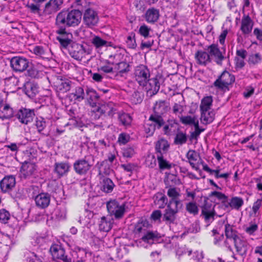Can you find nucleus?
I'll use <instances>...</instances> for the list:
<instances>
[{"label": "nucleus", "mask_w": 262, "mask_h": 262, "mask_svg": "<svg viewBox=\"0 0 262 262\" xmlns=\"http://www.w3.org/2000/svg\"><path fill=\"white\" fill-rule=\"evenodd\" d=\"M81 16V12L78 10H72L71 11H62L57 15L56 24L61 27H74L80 23Z\"/></svg>", "instance_id": "f257e3e1"}, {"label": "nucleus", "mask_w": 262, "mask_h": 262, "mask_svg": "<svg viewBox=\"0 0 262 262\" xmlns=\"http://www.w3.org/2000/svg\"><path fill=\"white\" fill-rule=\"evenodd\" d=\"M183 204L172 201L168 203L162 216V220L166 224H174L177 220V214L182 208Z\"/></svg>", "instance_id": "f03ea898"}, {"label": "nucleus", "mask_w": 262, "mask_h": 262, "mask_svg": "<svg viewBox=\"0 0 262 262\" xmlns=\"http://www.w3.org/2000/svg\"><path fill=\"white\" fill-rule=\"evenodd\" d=\"M206 51L209 53L211 61L213 60L219 66H222L223 62L226 59V49L219 48L217 44L212 43L206 47Z\"/></svg>", "instance_id": "7ed1b4c3"}, {"label": "nucleus", "mask_w": 262, "mask_h": 262, "mask_svg": "<svg viewBox=\"0 0 262 262\" xmlns=\"http://www.w3.org/2000/svg\"><path fill=\"white\" fill-rule=\"evenodd\" d=\"M234 81V76L225 71L214 82L213 86L218 90L225 92L229 90V86L232 85Z\"/></svg>", "instance_id": "20e7f679"}, {"label": "nucleus", "mask_w": 262, "mask_h": 262, "mask_svg": "<svg viewBox=\"0 0 262 262\" xmlns=\"http://www.w3.org/2000/svg\"><path fill=\"white\" fill-rule=\"evenodd\" d=\"M108 212L116 219H122L125 212V204L116 200L108 201L106 204Z\"/></svg>", "instance_id": "39448f33"}, {"label": "nucleus", "mask_w": 262, "mask_h": 262, "mask_svg": "<svg viewBox=\"0 0 262 262\" xmlns=\"http://www.w3.org/2000/svg\"><path fill=\"white\" fill-rule=\"evenodd\" d=\"M134 77L135 80L140 85H144L148 81L150 76V73L147 67L144 64L137 66L134 70Z\"/></svg>", "instance_id": "423d86ee"}, {"label": "nucleus", "mask_w": 262, "mask_h": 262, "mask_svg": "<svg viewBox=\"0 0 262 262\" xmlns=\"http://www.w3.org/2000/svg\"><path fill=\"white\" fill-rule=\"evenodd\" d=\"M29 61L28 59L20 56H15L11 58L10 65L15 72H23L29 67Z\"/></svg>", "instance_id": "0eeeda50"}, {"label": "nucleus", "mask_w": 262, "mask_h": 262, "mask_svg": "<svg viewBox=\"0 0 262 262\" xmlns=\"http://www.w3.org/2000/svg\"><path fill=\"white\" fill-rule=\"evenodd\" d=\"M99 20L97 12L94 10L89 8L85 10L83 14V22L89 27L96 26Z\"/></svg>", "instance_id": "6e6552de"}, {"label": "nucleus", "mask_w": 262, "mask_h": 262, "mask_svg": "<svg viewBox=\"0 0 262 262\" xmlns=\"http://www.w3.org/2000/svg\"><path fill=\"white\" fill-rule=\"evenodd\" d=\"M50 250L54 259H60L64 262H72V259L65 255V250L60 245L54 244Z\"/></svg>", "instance_id": "1a4fd4ad"}, {"label": "nucleus", "mask_w": 262, "mask_h": 262, "mask_svg": "<svg viewBox=\"0 0 262 262\" xmlns=\"http://www.w3.org/2000/svg\"><path fill=\"white\" fill-rule=\"evenodd\" d=\"M254 22L248 15L244 14L241 21L240 30L243 35L248 36L251 33Z\"/></svg>", "instance_id": "9d476101"}, {"label": "nucleus", "mask_w": 262, "mask_h": 262, "mask_svg": "<svg viewBox=\"0 0 262 262\" xmlns=\"http://www.w3.org/2000/svg\"><path fill=\"white\" fill-rule=\"evenodd\" d=\"M214 207L211 203L206 202L202 207V214L208 225L214 220Z\"/></svg>", "instance_id": "9b49d317"}, {"label": "nucleus", "mask_w": 262, "mask_h": 262, "mask_svg": "<svg viewBox=\"0 0 262 262\" xmlns=\"http://www.w3.org/2000/svg\"><path fill=\"white\" fill-rule=\"evenodd\" d=\"M63 2L60 0H50L45 5L43 13L45 15H49L55 13L62 7Z\"/></svg>", "instance_id": "f8f14e48"}, {"label": "nucleus", "mask_w": 262, "mask_h": 262, "mask_svg": "<svg viewBox=\"0 0 262 262\" xmlns=\"http://www.w3.org/2000/svg\"><path fill=\"white\" fill-rule=\"evenodd\" d=\"M75 172L80 175L85 174L91 169L92 165L84 159L78 160L73 165Z\"/></svg>", "instance_id": "ddd939ff"}, {"label": "nucleus", "mask_w": 262, "mask_h": 262, "mask_svg": "<svg viewBox=\"0 0 262 262\" xmlns=\"http://www.w3.org/2000/svg\"><path fill=\"white\" fill-rule=\"evenodd\" d=\"M67 49L70 55L76 60H80L85 53L83 46L77 43H72Z\"/></svg>", "instance_id": "4468645a"}, {"label": "nucleus", "mask_w": 262, "mask_h": 262, "mask_svg": "<svg viewBox=\"0 0 262 262\" xmlns=\"http://www.w3.org/2000/svg\"><path fill=\"white\" fill-rule=\"evenodd\" d=\"M34 115L33 110L23 108L18 111L16 117L21 123L27 124L32 121Z\"/></svg>", "instance_id": "2eb2a0df"}, {"label": "nucleus", "mask_w": 262, "mask_h": 262, "mask_svg": "<svg viewBox=\"0 0 262 262\" xmlns=\"http://www.w3.org/2000/svg\"><path fill=\"white\" fill-rule=\"evenodd\" d=\"M141 86L147 91L149 95L152 96L156 94L159 91L160 83L157 78H149V80L145 82V84Z\"/></svg>", "instance_id": "dca6fc26"}, {"label": "nucleus", "mask_w": 262, "mask_h": 262, "mask_svg": "<svg viewBox=\"0 0 262 262\" xmlns=\"http://www.w3.org/2000/svg\"><path fill=\"white\" fill-rule=\"evenodd\" d=\"M56 32L59 34L57 39L61 46L64 48H68L71 45L72 34L67 33L65 30L62 29L57 30Z\"/></svg>", "instance_id": "f3484780"}, {"label": "nucleus", "mask_w": 262, "mask_h": 262, "mask_svg": "<svg viewBox=\"0 0 262 262\" xmlns=\"http://www.w3.org/2000/svg\"><path fill=\"white\" fill-rule=\"evenodd\" d=\"M13 115V109L0 96V118L3 120L9 119L12 117Z\"/></svg>", "instance_id": "a211bd4d"}, {"label": "nucleus", "mask_w": 262, "mask_h": 262, "mask_svg": "<svg viewBox=\"0 0 262 262\" xmlns=\"http://www.w3.org/2000/svg\"><path fill=\"white\" fill-rule=\"evenodd\" d=\"M15 179L13 176L4 177L0 182V187L2 191L6 192L10 191L15 185Z\"/></svg>", "instance_id": "6ab92c4d"}, {"label": "nucleus", "mask_w": 262, "mask_h": 262, "mask_svg": "<svg viewBox=\"0 0 262 262\" xmlns=\"http://www.w3.org/2000/svg\"><path fill=\"white\" fill-rule=\"evenodd\" d=\"M36 170V165L32 163L25 162L23 164L20 168L21 177L26 179L32 176Z\"/></svg>", "instance_id": "aec40b11"}, {"label": "nucleus", "mask_w": 262, "mask_h": 262, "mask_svg": "<svg viewBox=\"0 0 262 262\" xmlns=\"http://www.w3.org/2000/svg\"><path fill=\"white\" fill-rule=\"evenodd\" d=\"M233 241L236 252L242 255L246 254L248 251V243L246 241L238 236Z\"/></svg>", "instance_id": "412c9836"}, {"label": "nucleus", "mask_w": 262, "mask_h": 262, "mask_svg": "<svg viewBox=\"0 0 262 262\" xmlns=\"http://www.w3.org/2000/svg\"><path fill=\"white\" fill-rule=\"evenodd\" d=\"M194 57L196 63L200 65L206 66L211 62L209 53L206 50L198 51L195 54Z\"/></svg>", "instance_id": "4be33fe9"}, {"label": "nucleus", "mask_w": 262, "mask_h": 262, "mask_svg": "<svg viewBox=\"0 0 262 262\" xmlns=\"http://www.w3.org/2000/svg\"><path fill=\"white\" fill-rule=\"evenodd\" d=\"M35 201L37 206L40 208H45L50 204V196L48 193H41L35 197Z\"/></svg>", "instance_id": "5701e85b"}, {"label": "nucleus", "mask_w": 262, "mask_h": 262, "mask_svg": "<svg viewBox=\"0 0 262 262\" xmlns=\"http://www.w3.org/2000/svg\"><path fill=\"white\" fill-rule=\"evenodd\" d=\"M72 82L68 79H60L56 84V90L59 93H65L69 91L71 88Z\"/></svg>", "instance_id": "b1692460"}, {"label": "nucleus", "mask_w": 262, "mask_h": 262, "mask_svg": "<svg viewBox=\"0 0 262 262\" xmlns=\"http://www.w3.org/2000/svg\"><path fill=\"white\" fill-rule=\"evenodd\" d=\"M113 220L111 216H102L99 222V228L100 231L108 232L112 228Z\"/></svg>", "instance_id": "393cba45"}, {"label": "nucleus", "mask_w": 262, "mask_h": 262, "mask_svg": "<svg viewBox=\"0 0 262 262\" xmlns=\"http://www.w3.org/2000/svg\"><path fill=\"white\" fill-rule=\"evenodd\" d=\"M85 94L83 89L81 86L76 87L74 91L69 94V98L74 101L80 102L85 98Z\"/></svg>", "instance_id": "a878e982"}, {"label": "nucleus", "mask_w": 262, "mask_h": 262, "mask_svg": "<svg viewBox=\"0 0 262 262\" xmlns=\"http://www.w3.org/2000/svg\"><path fill=\"white\" fill-rule=\"evenodd\" d=\"M114 111V108L111 106V105L108 104H104L94 108L93 110V112L99 114V118L100 115L104 114H106L108 116H113Z\"/></svg>", "instance_id": "bb28decb"}, {"label": "nucleus", "mask_w": 262, "mask_h": 262, "mask_svg": "<svg viewBox=\"0 0 262 262\" xmlns=\"http://www.w3.org/2000/svg\"><path fill=\"white\" fill-rule=\"evenodd\" d=\"M159 16V11L157 9L152 8L146 11L145 18L148 23H154L158 20Z\"/></svg>", "instance_id": "cd10ccee"}, {"label": "nucleus", "mask_w": 262, "mask_h": 262, "mask_svg": "<svg viewBox=\"0 0 262 262\" xmlns=\"http://www.w3.org/2000/svg\"><path fill=\"white\" fill-rule=\"evenodd\" d=\"M203 165V169L204 171L210 173V174H214V177L216 179L219 178H224L225 179H227L229 176L231 174V172H227L225 173L220 174V169L219 168H217L216 169L213 170L210 169L207 164H203V162H202Z\"/></svg>", "instance_id": "c85d7f7f"}, {"label": "nucleus", "mask_w": 262, "mask_h": 262, "mask_svg": "<svg viewBox=\"0 0 262 262\" xmlns=\"http://www.w3.org/2000/svg\"><path fill=\"white\" fill-rule=\"evenodd\" d=\"M186 156L192 167L195 170H198L199 168L198 165V161L199 156L198 153L193 150H189Z\"/></svg>", "instance_id": "c756f323"}, {"label": "nucleus", "mask_w": 262, "mask_h": 262, "mask_svg": "<svg viewBox=\"0 0 262 262\" xmlns=\"http://www.w3.org/2000/svg\"><path fill=\"white\" fill-rule=\"evenodd\" d=\"M160 237L157 232L148 231L142 236L141 240L144 243L151 245L157 242Z\"/></svg>", "instance_id": "7c9ffc66"}, {"label": "nucleus", "mask_w": 262, "mask_h": 262, "mask_svg": "<svg viewBox=\"0 0 262 262\" xmlns=\"http://www.w3.org/2000/svg\"><path fill=\"white\" fill-rule=\"evenodd\" d=\"M213 111H201V122L202 124L207 125L211 123L214 119Z\"/></svg>", "instance_id": "2f4dec72"}, {"label": "nucleus", "mask_w": 262, "mask_h": 262, "mask_svg": "<svg viewBox=\"0 0 262 262\" xmlns=\"http://www.w3.org/2000/svg\"><path fill=\"white\" fill-rule=\"evenodd\" d=\"M169 147V144L166 140L160 139L156 144L157 154H163L168 150Z\"/></svg>", "instance_id": "473e14b6"}, {"label": "nucleus", "mask_w": 262, "mask_h": 262, "mask_svg": "<svg viewBox=\"0 0 262 262\" xmlns=\"http://www.w3.org/2000/svg\"><path fill=\"white\" fill-rule=\"evenodd\" d=\"M213 102L212 97L208 96L204 97L200 105V111H213L211 108Z\"/></svg>", "instance_id": "72a5a7b5"}, {"label": "nucleus", "mask_w": 262, "mask_h": 262, "mask_svg": "<svg viewBox=\"0 0 262 262\" xmlns=\"http://www.w3.org/2000/svg\"><path fill=\"white\" fill-rule=\"evenodd\" d=\"M148 122L155 129H159L164 124V121L163 118L159 115H152L150 116Z\"/></svg>", "instance_id": "f704fd0d"}, {"label": "nucleus", "mask_w": 262, "mask_h": 262, "mask_svg": "<svg viewBox=\"0 0 262 262\" xmlns=\"http://www.w3.org/2000/svg\"><path fill=\"white\" fill-rule=\"evenodd\" d=\"M157 157L159 167L160 170L170 169L172 167V164L164 158L163 154H158Z\"/></svg>", "instance_id": "c9c22d12"}, {"label": "nucleus", "mask_w": 262, "mask_h": 262, "mask_svg": "<svg viewBox=\"0 0 262 262\" xmlns=\"http://www.w3.org/2000/svg\"><path fill=\"white\" fill-rule=\"evenodd\" d=\"M70 165L68 163L60 162L55 164V171L59 176H62L69 171Z\"/></svg>", "instance_id": "e433bc0d"}, {"label": "nucleus", "mask_w": 262, "mask_h": 262, "mask_svg": "<svg viewBox=\"0 0 262 262\" xmlns=\"http://www.w3.org/2000/svg\"><path fill=\"white\" fill-rule=\"evenodd\" d=\"M114 69L117 71H115V76L120 74L122 76L124 73H126L129 71V66L126 62H118Z\"/></svg>", "instance_id": "4c0bfd02"}, {"label": "nucleus", "mask_w": 262, "mask_h": 262, "mask_svg": "<svg viewBox=\"0 0 262 262\" xmlns=\"http://www.w3.org/2000/svg\"><path fill=\"white\" fill-rule=\"evenodd\" d=\"M167 195L171 198L168 203L174 201L182 204L181 201L179 199L180 193L179 189L175 187L169 188L167 191Z\"/></svg>", "instance_id": "58836bf2"}, {"label": "nucleus", "mask_w": 262, "mask_h": 262, "mask_svg": "<svg viewBox=\"0 0 262 262\" xmlns=\"http://www.w3.org/2000/svg\"><path fill=\"white\" fill-rule=\"evenodd\" d=\"M85 93V98L88 100L90 105L93 106L99 97L97 93L93 89L89 88L86 90Z\"/></svg>", "instance_id": "ea45409f"}, {"label": "nucleus", "mask_w": 262, "mask_h": 262, "mask_svg": "<svg viewBox=\"0 0 262 262\" xmlns=\"http://www.w3.org/2000/svg\"><path fill=\"white\" fill-rule=\"evenodd\" d=\"M115 185L113 182L110 178H103L101 181V189L106 193L112 192L114 189Z\"/></svg>", "instance_id": "a19ab883"}, {"label": "nucleus", "mask_w": 262, "mask_h": 262, "mask_svg": "<svg viewBox=\"0 0 262 262\" xmlns=\"http://www.w3.org/2000/svg\"><path fill=\"white\" fill-rule=\"evenodd\" d=\"M225 236L227 238H231L233 240L239 236L237 234V231L233 229V227L229 224L225 225Z\"/></svg>", "instance_id": "79ce46f5"}, {"label": "nucleus", "mask_w": 262, "mask_h": 262, "mask_svg": "<svg viewBox=\"0 0 262 262\" xmlns=\"http://www.w3.org/2000/svg\"><path fill=\"white\" fill-rule=\"evenodd\" d=\"M154 112L157 115L163 114L167 110V106L165 101H159L156 102L155 105Z\"/></svg>", "instance_id": "37998d69"}, {"label": "nucleus", "mask_w": 262, "mask_h": 262, "mask_svg": "<svg viewBox=\"0 0 262 262\" xmlns=\"http://www.w3.org/2000/svg\"><path fill=\"white\" fill-rule=\"evenodd\" d=\"M243 204V200L237 196L232 198L229 203V205L231 208L237 210L239 209Z\"/></svg>", "instance_id": "c03bdc74"}, {"label": "nucleus", "mask_w": 262, "mask_h": 262, "mask_svg": "<svg viewBox=\"0 0 262 262\" xmlns=\"http://www.w3.org/2000/svg\"><path fill=\"white\" fill-rule=\"evenodd\" d=\"M48 122L45 119L42 117H39L36 119L35 121V126L37 129V131L40 134H42L43 130L47 127Z\"/></svg>", "instance_id": "a18cd8bd"}, {"label": "nucleus", "mask_w": 262, "mask_h": 262, "mask_svg": "<svg viewBox=\"0 0 262 262\" xmlns=\"http://www.w3.org/2000/svg\"><path fill=\"white\" fill-rule=\"evenodd\" d=\"M38 93V87L32 83L27 84L26 87V94L29 97H33Z\"/></svg>", "instance_id": "49530a36"}, {"label": "nucleus", "mask_w": 262, "mask_h": 262, "mask_svg": "<svg viewBox=\"0 0 262 262\" xmlns=\"http://www.w3.org/2000/svg\"><path fill=\"white\" fill-rule=\"evenodd\" d=\"M26 7L31 13L40 15L41 9L40 4L28 3L26 5Z\"/></svg>", "instance_id": "de8ad7c7"}, {"label": "nucleus", "mask_w": 262, "mask_h": 262, "mask_svg": "<svg viewBox=\"0 0 262 262\" xmlns=\"http://www.w3.org/2000/svg\"><path fill=\"white\" fill-rule=\"evenodd\" d=\"M196 118L195 117L190 116H181L180 117V121L185 125H194L196 123Z\"/></svg>", "instance_id": "09e8293b"}, {"label": "nucleus", "mask_w": 262, "mask_h": 262, "mask_svg": "<svg viewBox=\"0 0 262 262\" xmlns=\"http://www.w3.org/2000/svg\"><path fill=\"white\" fill-rule=\"evenodd\" d=\"M118 119L120 122L125 126L129 125L132 121L131 117L125 113H120L118 115Z\"/></svg>", "instance_id": "8fccbe9b"}, {"label": "nucleus", "mask_w": 262, "mask_h": 262, "mask_svg": "<svg viewBox=\"0 0 262 262\" xmlns=\"http://www.w3.org/2000/svg\"><path fill=\"white\" fill-rule=\"evenodd\" d=\"M151 31V28L145 25L141 26L139 29V33L144 38H148L149 37L150 32Z\"/></svg>", "instance_id": "3c124183"}, {"label": "nucleus", "mask_w": 262, "mask_h": 262, "mask_svg": "<svg viewBox=\"0 0 262 262\" xmlns=\"http://www.w3.org/2000/svg\"><path fill=\"white\" fill-rule=\"evenodd\" d=\"M92 43L97 48L105 46L107 41L98 36H95L92 40Z\"/></svg>", "instance_id": "603ef678"}, {"label": "nucleus", "mask_w": 262, "mask_h": 262, "mask_svg": "<svg viewBox=\"0 0 262 262\" xmlns=\"http://www.w3.org/2000/svg\"><path fill=\"white\" fill-rule=\"evenodd\" d=\"M186 210L190 214L193 215L197 214L198 213L199 209L195 203L189 202L186 205Z\"/></svg>", "instance_id": "864d4df0"}, {"label": "nucleus", "mask_w": 262, "mask_h": 262, "mask_svg": "<svg viewBox=\"0 0 262 262\" xmlns=\"http://www.w3.org/2000/svg\"><path fill=\"white\" fill-rule=\"evenodd\" d=\"M187 137L186 134L182 132L178 133L174 138V143L176 144L182 145L186 143Z\"/></svg>", "instance_id": "5fc2aeb1"}, {"label": "nucleus", "mask_w": 262, "mask_h": 262, "mask_svg": "<svg viewBox=\"0 0 262 262\" xmlns=\"http://www.w3.org/2000/svg\"><path fill=\"white\" fill-rule=\"evenodd\" d=\"M126 43L129 48L135 49L136 47L137 44L135 40V34H132L127 37Z\"/></svg>", "instance_id": "6e6d98bb"}, {"label": "nucleus", "mask_w": 262, "mask_h": 262, "mask_svg": "<svg viewBox=\"0 0 262 262\" xmlns=\"http://www.w3.org/2000/svg\"><path fill=\"white\" fill-rule=\"evenodd\" d=\"M184 111V107L183 105L180 104V103H174L172 107V112L173 113L176 114V115H178L180 116L181 115H182V113Z\"/></svg>", "instance_id": "4d7b16f0"}, {"label": "nucleus", "mask_w": 262, "mask_h": 262, "mask_svg": "<svg viewBox=\"0 0 262 262\" xmlns=\"http://www.w3.org/2000/svg\"><path fill=\"white\" fill-rule=\"evenodd\" d=\"M121 55L119 54H115L114 55H110L107 63L109 64H117L118 62Z\"/></svg>", "instance_id": "13d9d810"}, {"label": "nucleus", "mask_w": 262, "mask_h": 262, "mask_svg": "<svg viewBox=\"0 0 262 262\" xmlns=\"http://www.w3.org/2000/svg\"><path fill=\"white\" fill-rule=\"evenodd\" d=\"M10 217V214L5 209L0 210V221L3 223H6Z\"/></svg>", "instance_id": "bf43d9fd"}, {"label": "nucleus", "mask_w": 262, "mask_h": 262, "mask_svg": "<svg viewBox=\"0 0 262 262\" xmlns=\"http://www.w3.org/2000/svg\"><path fill=\"white\" fill-rule=\"evenodd\" d=\"M135 154V150L132 147H126L123 149V156L126 158H131Z\"/></svg>", "instance_id": "052dcab7"}, {"label": "nucleus", "mask_w": 262, "mask_h": 262, "mask_svg": "<svg viewBox=\"0 0 262 262\" xmlns=\"http://www.w3.org/2000/svg\"><path fill=\"white\" fill-rule=\"evenodd\" d=\"M154 43V40L152 39H150L147 41H142L140 48L142 50H144L145 49H149L153 45Z\"/></svg>", "instance_id": "680f3d73"}, {"label": "nucleus", "mask_w": 262, "mask_h": 262, "mask_svg": "<svg viewBox=\"0 0 262 262\" xmlns=\"http://www.w3.org/2000/svg\"><path fill=\"white\" fill-rule=\"evenodd\" d=\"M121 167L124 171L130 172V173H132L133 171L135 168V165L131 163L121 164ZM130 174H129V176H130Z\"/></svg>", "instance_id": "e2e57ef3"}, {"label": "nucleus", "mask_w": 262, "mask_h": 262, "mask_svg": "<svg viewBox=\"0 0 262 262\" xmlns=\"http://www.w3.org/2000/svg\"><path fill=\"white\" fill-rule=\"evenodd\" d=\"M129 140V136L128 135L125 133H122L120 134L118 141L120 143L125 144L128 142Z\"/></svg>", "instance_id": "0e129e2a"}, {"label": "nucleus", "mask_w": 262, "mask_h": 262, "mask_svg": "<svg viewBox=\"0 0 262 262\" xmlns=\"http://www.w3.org/2000/svg\"><path fill=\"white\" fill-rule=\"evenodd\" d=\"M233 242V239L231 238H227L224 240L222 244V246H224L228 249L230 252H233V249L231 247V244Z\"/></svg>", "instance_id": "69168bd1"}, {"label": "nucleus", "mask_w": 262, "mask_h": 262, "mask_svg": "<svg viewBox=\"0 0 262 262\" xmlns=\"http://www.w3.org/2000/svg\"><path fill=\"white\" fill-rule=\"evenodd\" d=\"M262 205V200L261 199H258L256 202H255L253 205L252 206V211L253 212L256 214L259 209L260 208V207Z\"/></svg>", "instance_id": "338daca9"}, {"label": "nucleus", "mask_w": 262, "mask_h": 262, "mask_svg": "<svg viewBox=\"0 0 262 262\" xmlns=\"http://www.w3.org/2000/svg\"><path fill=\"white\" fill-rule=\"evenodd\" d=\"M27 75L31 78H36L38 75V71L34 67H31L27 71Z\"/></svg>", "instance_id": "774afa93"}]
</instances>
